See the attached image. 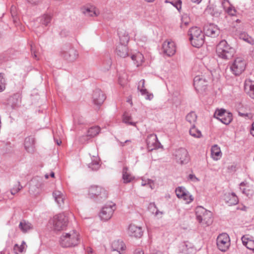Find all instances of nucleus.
<instances>
[{
  "mask_svg": "<svg viewBox=\"0 0 254 254\" xmlns=\"http://www.w3.org/2000/svg\"><path fill=\"white\" fill-rule=\"evenodd\" d=\"M80 242L79 233L75 229L66 230L64 232L60 237L59 243L64 248L75 247Z\"/></svg>",
  "mask_w": 254,
  "mask_h": 254,
  "instance_id": "f257e3e1",
  "label": "nucleus"
},
{
  "mask_svg": "<svg viewBox=\"0 0 254 254\" xmlns=\"http://www.w3.org/2000/svg\"><path fill=\"white\" fill-rule=\"evenodd\" d=\"M190 40L193 47L199 48L204 43L205 36L201 29L198 27H192L189 31Z\"/></svg>",
  "mask_w": 254,
  "mask_h": 254,
  "instance_id": "f03ea898",
  "label": "nucleus"
},
{
  "mask_svg": "<svg viewBox=\"0 0 254 254\" xmlns=\"http://www.w3.org/2000/svg\"><path fill=\"white\" fill-rule=\"evenodd\" d=\"M216 52L219 58L224 60H228L233 56L235 51L226 40H223L221 41L217 45Z\"/></svg>",
  "mask_w": 254,
  "mask_h": 254,
  "instance_id": "7ed1b4c3",
  "label": "nucleus"
},
{
  "mask_svg": "<svg viewBox=\"0 0 254 254\" xmlns=\"http://www.w3.org/2000/svg\"><path fill=\"white\" fill-rule=\"evenodd\" d=\"M71 213H62L55 215L51 220V223L55 230L62 231L67 226Z\"/></svg>",
  "mask_w": 254,
  "mask_h": 254,
  "instance_id": "20e7f679",
  "label": "nucleus"
},
{
  "mask_svg": "<svg viewBox=\"0 0 254 254\" xmlns=\"http://www.w3.org/2000/svg\"><path fill=\"white\" fill-rule=\"evenodd\" d=\"M195 213L197 221L202 225L207 226L213 222L212 213L201 206L196 208Z\"/></svg>",
  "mask_w": 254,
  "mask_h": 254,
  "instance_id": "39448f33",
  "label": "nucleus"
},
{
  "mask_svg": "<svg viewBox=\"0 0 254 254\" xmlns=\"http://www.w3.org/2000/svg\"><path fill=\"white\" fill-rule=\"evenodd\" d=\"M231 244L229 236L225 233L219 234L216 240L218 249L222 252H226L229 248Z\"/></svg>",
  "mask_w": 254,
  "mask_h": 254,
  "instance_id": "423d86ee",
  "label": "nucleus"
},
{
  "mask_svg": "<svg viewBox=\"0 0 254 254\" xmlns=\"http://www.w3.org/2000/svg\"><path fill=\"white\" fill-rule=\"evenodd\" d=\"M246 67V61L242 58L238 57L235 59L230 68L234 74L239 75L245 70Z\"/></svg>",
  "mask_w": 254,
  "mask_h": 254,
  "instance_id": "0eeeda50",
  "label": "nucleus"
},
{
  "mask_svg": "<svg viewBox=\"0 0 254 254\" xmlns=\"http://www.w3.org/2000/svg\"><path fill=\"white\" fill-rule=\"evenodd\" d=\"M193 85L198 93L203 94L207 88L208 81L202 75L196 76L193 80Z\"/></svg>",
  "mask_w": 254,
  "mask_h": 254,
  "instance_id": "6e6552de",
  "label": "nucleus"
},
{
  "mask_svg": "<svg viewBox=\"0 0 254 254\" xmlns=\"http://www.w3.org/2000/svg\"><path fill=\"white\" fill-rule=\"evenodd\" d=\"M116 209V204L113 202H108L103 207L100 213V216L102 220H108L113 215V212Z\"/></svg>",
  "mask_w": 254,
  "mask_h": 254,
  "instance_id": "1a4fd4ad",
  "label": "nucleus"
},
{
  "mask_svg": "<svg viewBox=\"0 0 254 254\" xmlns=\"http://www.w3.org/2000/svg\"><path fill=\"white\" fill-rule=\"evenodd\" d=\"M214 117L226 125L229 124L232 120V114L223 109L216 110Z\"/></svg>",
  "mask_w": 254,
  "mask_h": 254,
  "instance_id": "9d476101",
  "label": "nucleus"
},
{
  "mask_svg": "<svg viewBox=\"0 0 254 254\" xmlns=\"http://www.w3.org/2000/svg\"><path fill=\"white\" fill-rule=\"evenodd\" d=\"M174 155L176 161L181 164H186L190 160L188 152L184 148H180L176 151Z\"/></svg>",
  "mask_w": 254,
  "mask_h": 254,
  "instance_id": "9b49d317",
  "label": "nucleus"
},
{
  "mask_svg": "<svg viewBox=\"0 0 254 254\" xmlns=\"http://www.w3.org/2000/svg\"><path fill=\"white\" fill-rule=\"evenodd\" d=\"M176 194L177 197L183 200L186 203H190L193 200L192 196L183 187H178L176 189Z\"/></svg>",
  "mask_w": 254,
  "mask_h": 254,
  "instance_id": "f8f14e48",
  "label": "nucleus"
},
{
  "mask_svg": "<svg viewBox=\"0 0 254 254\" xmlns=\"http://www.w3.org/2000/svg\"><path fill=\"white\" fill-rule=\"evenodd\" d=\"M204 31L205 34L209 37H216L218 36L220 30L216 25L209 23L205 25Z\"/></svg>",
  "mask_w": 254,
  "mask_h": 254,
  "instance_id": "ddd939ff",
  "label": "nucleus"
},
{
  "mask_svg": "<svg viewBox=\"0 0 254 254\" xmlns=\"http://www.w3.org/2000/svg\"><path fill=\"white\" fill-rule=\"evenodd\" d=\"M162 47L164 52L169 56H173L176 53V46L172 41H165Z\"/></svg>",
  "mask_w": 254,
  "mask_h": 254,
  "instance_id": "4468645a",
  "label": "nucleus"
},
{
  "mask_svg": "<svg viewBox=\"0 0 254 254\" xmlns=\"http://www.w3.org/2000/svg\"><path fill=\"white\" fill-rule=\"evenodd\" d=\"M128 234L133 237L140 238L143 235L142 228L134 224H130L128 229Z\"/></svg>",
  "mask_w": 254,
  "mask_h": 254,
  "instance_id": "2eb2a0df",
  "label": "nucleus"
},
{
  "mask_svg": "<svg viewBox=\"0 0 254 254\" xmlns=\"http://www.w3.org/2000/svg\"><path fill=\"white\" fill-rule=\"evenodd\" d=\"M82 12L89 16H97L100 14L99 10L94 5H87L82 8Z\"/></svg>",
  "mask_w": 254,
  "mask_h": 254,
  "instance_id": "dca6fc26",
  "label": "nucleus"
},
{
  "mask_svg": "<svg viewBox=\"0 0 254 254\" xmlns=\"http://www.w3.org/2000/svg\"><path fill=\"white\" fill-rule=\"evenodd\" d=\"M146 142L147 148L149 150H152L157 148L159 145L157 137L154 134H151L148 136Z\"/></svg>",
  "mask_w": 254,
  "mask_h": 254,
  "instance_id": "f3484780",
  "label": "nucleus"
},
{
  "mask_svg": "<svg viewBox=\"0 0 254 254\" xmlns=\"http://www.w3.org/2000/svg\"><path fill=\"white\" fill-rule=\"evenodd\" d=\"M116 53L117 55L121 58H125L129 55L128 48L126 44H119L116 50Z\"/></svg>",
  "mask_w": 254,
  "mask_h": 254,
  "instance_id": "a211bd4d",
  "label": "nucleus"
},
{
  "mask_svg": "<svg viewBox=\"0 0 254 254\" xmlns=\"http://www.w3.org/2000/svg\"><path fill=\"white\" fill-rule=\"evenodd\" d=\"M222 5L225 11L231 16H235L237 14V10L230 3L228 0H223Z\"/></svg>",
  "mask_w": 254,
  "mask_h": 254,
  "instance_id": "6ab92c4d",
  "label": "nucleus"
},
{
  "mask_svg": "<svg viewBox=\"0 0 254 254\" xmlns=\"http://www.w3.org/2000/svg\"><path fill=\"white\" fill-rule=\"evenodd\" d=\"M105 98V95L102 91L100 90H96L94 92L93 94V100L95 105H100L103 103Z\"/></svg>",
  "mask_w": 254,
  "mask_h": 254,
  "instance_id": "aec40b11",
  "label": "nucleus"
},
{
  "mask_svg": "<svg viewBox=\"0 0 254 254\" xmlns=\"http://www.w3.org/2000/svg\"><path fill=\"white\" fill-rule=\"evenodd\" d=\"M145 80L141 79L138 82V89L140 91L142 95H146V99L148 100H151L153 98V94L148 93L147 90L144 88Z\"/></svg>",
  "mask_w": 254,
  "mask_h": 254,
  "instance_id": "412c9836",
  "label": "nucleus"
},
{
  "mask_svg": "<svg viewBox=\"0 0 254 254\" xmlns=\"http://www.w3.org/2000/svg\"><path fill=\"white\" fill-rule=\"evenodd\" d=\"M131 59L134 64L137 67L141 66L144 62V57L140 52H136L132 54Z\"/></svg>",
  "mask_w": 254,
  "mask_h": 254,
  "instance_id": "4be33fe9",
  "label": "nucleus"
},
{
  "mask_svg": "<svg viewBox=\"0 0 254 254\" xmlns=\"http://www.w3.org/2000/svg\"><path fill=\"white\" fill-rule=\"evenodd\" d=\"M53 195L56 202L59 206L64 204L65 199V195L63 192L60 190H56L53 192Z\"/></svg>",
  "mask_w": 254,
  "mask_h": 254,
  "instance_id": "5701e85b",
  "label": "nucleus"
},
{
  "mask_svg": "<svg viewBox=\"0 0 254 254\" xmlns=\"http://www.w3.org/2000/svg\"><path fill=\"white\" fill-rule=\"evenodd\" d=\"M222 153L220 148L217 145H214L211 149V156L214 160H218L222 157Z\"/></svg>",
  "mask_w": 254,
  "mask_h": 254,
  "instance_id": "b1692460",
  "label": "nucleus"
},
{
  "mask_svg": "<svg viewBox=\"0 0 254 254\" xmlns=\"http://www.w3.org/2000/svg\"><path fill=\"white\" fill-rule=\"evenodd\" d=\"M114 251L118 252L122 254L126 250V246L122 241L117 240L113 242L112 245Z\"/></svg>",
  "mask_w": 254,
  "mask_h": 254,
  "instance_id": "393cba45",
  "label": "nucleus"
},
{
  "mask_svg": "<svg viewBox=\"0 0 254 254\" xmlns=\"http://www.w3.org/2000/svg\"><path fill=\"white\" fill-rule=\"evenodd\" d=\"M225 200L229 205H236L238 202V198L234 193H228L225 194Z\"/></svg>",
  "mask_w": 254,
  "mask_h": 254,
  "instance_id": "a878e982",
  "label": "nucleus"
},
{
  "mask_svg": "<svg viewBox=\"0 0 254 254\" xmlns=\"http://www.w3.org/2000/svg\"><path fill=\"white\" fill-rule=\"evenodd\" d=\"M245 90L251 97L254 99V82L248 80L245 83Z\"/></svg>",
  "mask_w": 254,
  "mask_h": 254,
  "instance_id": "bb28decb",
  "label": "nucleus"
},
{
  "mask_svg": "<svg viewBox=\"0 0 254 254\" xmlns=\"http://www.w3.org/2000/svg\"><path fill=\"white\" fill-rule=\"evenodd\" d=\"M35 139L32 136H28L25 138L24 140V147L25 149L30 152L33 151L34 148Z\"/></svg>",
  "mask_w": 254,
  "mask_h": 254,
  "instance_id": "cd10ccee",
  "label": "nucleus"
},
{
  "mask_svg": "<svg viewBox=\"0 0 254 254\" xmlns=\"http://www.w3.org/2000/svg\"><path fill=\"white\" fill-rule=\"evenodd\" d=\"M242 243L248 249L254 251V240L248 236H244L242 238Z\"/></svg>",
  "mask_w": 254,
  "mask_h": 254,
  "instance_id": "c85d7f7f",
  "label": "nucleus"
},
{
  "mask_svg": "<svg viewBox=\"0 0 254 254\" xmlns=\"http://www.w3.org/2000/svg\"><path fill=\"white\" fill-rule=\"evenodd\" d=\"M19 228L22 232L26 233L32 229V226L29 222L23 220L20 222Z\"/></svg>",
  "mask_w": 254,
  "mask_h": 254,
  "instance_id": "c756f323",
  "label": "nucleus"
},
{
  "mask_svg": "<svg viewBox=\"0 0 254 254\" xmlns=\"http://www.w3.org/2000/svg\"><path fill=\"white\" fill-rule=\"evenodd\" d=\"M241 186L244 187L243 189V191L244 193L247 194L248 196L252 195L254 192L253 187L252 185H250L247 183H242Z\"/></svg>",
  "mask_w": 254,
  "mask_h": 254,
  "instance_id": "7c9ffc66",
  "label": "nucleus"
},
{
  "mask_svg": "<svg viewBox=\"0 0 254 254\" xmlns=\"http://www.w3.org/2000/svg\"><path fill=\"white\" fill-rule=\"evenodd\" d=\"M26 247V243L24 242H22L20 245L15 244L13 248L14 252L15 254H24Z\"/></svg>",
  "mask_w": 254,
  "mask_h": 254,
  "instance_id": "2f4dec72",
  "label": "nucleus"
},
{
  "mask_svg": "<svg viewBox=\"0 0 254 254\" xmlns=\"http://www.w3.org/2000/svg\"><path fill=\"white\" fill-rule=\"evenodd\" d=\"M100 132V128L98 126H94L89 128L87 131V135L90 137H94Z\"/></svg>",
  "mask_w": 254,
  "mask_h": 254,
  "instance_id": "473e14b6",
  "label": "nucleus"
},
{
  "mask_svg": "<svg viewBox=\"0 0 254 254\" xmlns=\"http://www.w3.org/2000/svg\"><path fill=\"white\" fill-rule=\"evenodd\" d=\"M190 134L191 136L195 138H200L202 136L201 131L196 128L194 125L190 128Z\"/></svg>",
  "mask_w": 254,
  "mask_h": 254,
  "instance_id": "72a5a7b5",
  "label": "nucleus"
},
{
  "mask_svg": "<svg viewBox=\"0 0 254 254\" xmlns=\"http://www.w3.org/2000/svg\"><path fill=\"white\" fill-rule=\"evenodd\" d=\"M196 120L197 116L194 112H190L186 116V120L192 126L195 123Z\"/></svg>",
  "mask_w": 254,
  "mask_h": 254,
  "instance_id": "f704fd0d",
  "label": "nucleus"
},
{
  "mask_svg": "<svg viewBox=\"0 0 254 254\" xmlns=\"http://www.w3.org/2000/svg\"><path fill=\"white\" fill-rule=\"evenodd\" d=\"M123 178L124 183H127L131 182L133 179V177L127 172L126 168L123 170Z\"/></svg>",
  "mask_w": 254,
  "mask_h": 254,
  "instance_id": "c9c22d12",
  "label": "nucleus"
},
{
  "mask_svg": "<svg viewBox=\"0 0 254 254\" xmlns=\"http://www.w3.org/2000/svg\"><path fill=\"white\" fill-rule=\"evenodd\" d=\"M165 2L171 4L178 10L181 9L182 1L181 0H165Z\"/></svg>",
  "mask_w": 254,
  "mask_h": 254,
  "instance_id": "e433bc0d",
  "label": "nucleus"
},
{
  "mask_svg": "<svg viewBox=\"0 0 254 254\" xmlns=\"http://www.w3.org/2000/svg\"><path fill=\"white\" fill-rule=\"evenodd\" d=\"M123 121L124 123L130 125H135V123L132 121V118L131 116L127 113H124L123 117Z\"/></svg>",
  "mask_w": 254,
  "mask_h": 254,
  "instance_id": "4c0bfd02",
  "label": "nucleus"
},
{
  "mask_svg": "<svg viewBox=\"0 0 254 254\" xmlns=\"http://www.w3.org/2000/svg\"><path fill=\"white\" fill-rule=\"evenodd\" d=\"M119 37L121 42L123 43L121 44L127 45V44L128 43L129 40L128 34L126 32H125L123 33H120Z\"/></svg>",
  "mask_w": 254,
  "mask_h": 254,
  "instance_id": "58836bf2",
  "label": "nucleus"
},
{
  "mask_svg": "<svg viewBox=\"0 0 254 254\" xmlns=\"http://www.w3.org/2000/svg\"><path fill=\"white\" fill-rule=\"evenodd\" d=\"M5 89V80L4 74L0 73V92H2Z\"/></svg>",
  "mask_w": 254,
  "mask_h": 254,
  "instance_id": "ea45409f",
  "label": "nucleus"
},
{
  "mask_svg": "<svg viewBox=\"0 0 254 254\" xmlns=\"http://www.w3.org/2000/svg\"><path fill=\"white\" fill-rule=\"evenodd\" d=\"M51 17L49 15H44L41 17L40 21L42 24L46 26L50 22Z\"/></svg>",
  "mask_w": 254,
  "mask_h": 254,
  "instance_id": "a19ab883",
  "label": "nucleus"
},
{
  "mask_svg": "<svg viewBox=\"0 0 254 254\" xmlns=\"http://www.w3.org/2000/svg\"><path fill=\"white\" fill-rule=\"evenodd\" d=\"M22 188L20 182H17L11 190V193L14 194L20 191Z\"/></svg>",
  "mask_w": 254,
  "mask_h": 254,
  "instance_id": "79ce46f5",
  "label": "nucleus"
},
{
  "mask_svg": "<svg viewBox=\"0 0 254 254\" xmlns=\"http://www.w3.org/2000/svg\"><path fill=\"white\" fill-rule=\"evenodd\" d=\"M101 190H102V189L101 188L97 187V186H95V187H92L90 189L89 192L90 193H91L92 194H94L95 195H98L100 194V193L101 192Z\"/></svg>",
  "mask_w": 254,
  "mask_h": 254,
  "instance_id": "37998d69",
  "label": "nucleus"
},
{
  "mask_svg": "<svg viewBox=\"0 0 254 254\" xmlns=\"http://www.w3.org/2000/svg\"><path fill=\"white\" fill-rule=\"evenodd\" d=\"M141 185L143 186L148 185L152 189L154 188V183L153 181L149 179L145 181H143L141 183Z\"/></svg>",
  "mask_w": 254,
  "mask_h": 254,
  "instance_id": "c03bdc74",
  "label": "nucleus"
},
{
  "mask_svg": "<svg viewBox=\"0 0 254 254\" xmlns=\"http://www.w3.org/2000/svg\"><path fill=\"white\" fill-rule=\"evenodd\" d=\"M119 82L122 86H125L127 83V79L126 75L120 76L119 78Z\"/></svg>",
  "mask_w": 254,
  "mask_h": 254,
  "instance_id": "a18cd8bd",
  "label": "nucleus"
},
{
  "mask_svg": "<svg viewBox=\"0 0 254 254\" xmlns=\"http://www.w3.org/2000/svg\"><path fill=\"white\" fill-rule=\"evenodd\" d=\"M190 22V19L187 15H184L182 18V24L181 26H187Z\"/></svg>",
  "mask_w": 254,
  "mask_h": 254,
  "instance_id": "49530a36",
  "label": "nucleus"
},
{
  "mask_svg": "<svg viewBox=\"0 0 254 254\" xmlns=\"http://www.w3.org/2000/svg\"><path fill=\"white\" fill-rule=\"evenodd\" d=\"M21 97L19 93L14 94L11 97L12 101L14 103H16L21 101Z\"/></svg>",
  "mask_w": 254,
  "mask_h": 254,
  "instance_id": "de8ad7c7",
  "label": "nucleus"
},
{
  "mask_svg": "<svg viewBox=\"0 0 254 254\" xmlns=\"http://www.w3.org/2000/svg\"><path fill=\"white\" fill-rule=\"evenodd\" d=\"M239 38L246 41L248 39V35L245 33H241L239 34Z\"/></svg>",
  "mask_w": 254,
  "mask_h": 254,
  "instance_id": "09e8293b",
  "label": "nucleus"
},
{
  "mask_svg": "<svg viewBox=\"0 0 254 254\" xmlns=\"http://www.w3.org/2000/svg\"><path fill=\"white\" fill-rule=\"evenodd\" d=\"M141 37V34L140 33H136L134 35V40L136 42L141 41V39L140 38Z\"/></svg>",
  "mask_w": 254,
  "mask_h": 254,
  "instance_id": "8fccbe9b",
  "label": "nucleus"
},
{
  "mask_svg": "<svg viewBox=\"0 0 254 254\" xmlns=\"http://www.w3.org/2000/svg\"><path fill=\"white\" fill-rule=\"evenodd\" d=\"M189 178L190 180L193 181H198V179L193 175L190 174L189 176Z\"/></svg>",
  "mask_w": 254,
  "mask_h": 254,
  "instance_id": "3c124183",
  "label": "nucleus"
},
{
  "mask_svg": "<svg viewBox=\"0 0 254 254\" xmlns=\"http://www.w3.org/2000/svg\"><path fill=\"white\" fill-rule=\"evenodd\" d=\"M134 254H144V253L142 250L137 249L135 251Z\"/></svg>",
  "mask_w": 254,
  "mask_h": 254,
  "instance_id": "603ef678",
  "label": "nucleus"
},
{
  "mask_svg": "<svg viewBox=\"0 0 254 254\" xmlns=\"http://www.w3.org/2000/svg\"><path fill=\"white\" fill-rule=\"evenodd\" d=\"M94 164L97 166L99 164V159L97 157H96L95 158V160L93 161L92 165H93Z\"/></svg>",
  "mask_w": 254,
  "mask_h": 254,
  "instance_id": "864d4df0",
  "label": "nucleus"
},
{
  "mask_svg": "<svg viewBox=\"0 0 254 254\" xmlns=\"http://www.w3.org/2000/svg\"><path fill=\"white\" fill-rule=\"evenodd\" d=\"M250 131H251V134L253 136H254V122L252 125V127H251Z\"/></svg>",
  "mask_w": 254,
  "mask_h": 254,
  "instance_id": "5fc2aeb1",
  "label": "nucleus"
},
{
  "mask_svg": "<svg viewBox=\"0 0 254 254\" xmlns=\"http://www.w3.org/2000/svg\"><path fill=\"white\" fill-rule=\"evenodd\" d=\"M191 0L193 2L199 3L202 0Z\"/></svg>",
  "mask_w": 254,
  "mask_h": 254,
  "instance_id": "6e6d98bb",
  "label": "nucleus"
},
{
  "mask_svg": "<svg viewBox=\"0 0 254 254\" xmlns=\"http://www.w3.org/2000/svg\"><path fill=\"white\" fill-rule=\"evenodd\" d=\"M28 1L30 2L36 3L37 2V0H27Z\"/></svg>",
  "mask_w": 254,
  "mask_h": 254,
  "instance_id": "4d7b16f0",
  "label": "nucleus"
},
{
  "mask_svg": "<svg viewBox=\"0 0 254 254\" xmlns=\"http://www.w3.org/2000/svg\"><path fill=\"white\" fill-rule=\"evenodd\" d=\"M88 253L89 254H92V250L91 249H89V250H88Z\"/></svg>",
  "mask_w": 254,
  "mask_h": 254,
  "instance_id": "13d9d810",
  "label": "nucleus"
},
{
  "mask_svg": "<svg viewBox=\"0 0 254 254\" xmlns=\"http://www.w3.org/2000/svg\"><path fill=\"white\" fill-rule=\"evenodd\" d=\"M50 176H51V177H52L54 178V176H55V174H54V172H51Z\"/></svg>",
  "mask_w": 254,
  "mask_h": 254,
  "instance_id": "bf43d9fd",
  "label": "nucleus"
},
{
  "mask_svg": "<svg viewBox=\"0 0 254 254\" xmlns=\"http://www.w3.org/2000/svg\"><path fill=\"white\" fill-rule=\"evenodd\" d=\"M61 143H62V141H59V142H57V144H58V145H60V144H61Z\"/></svg>",
  "mask_w": 254,
  "mask_h": 254,
  "instance_id": "052dcab7",
  "label": "nucleus"
},
{
  "mask_svg": "<svg viewBox=\"0 0 254 254\" xmlns=\"http://www.w3.org/2000/svg\"><path fill=\"white\" fill-rule=\"evenodd\" d=\"M252 57L254 59V51L253 52Z\"/></svg>",
  "mask_w": 254,
  "mask_h": 254,
  "instance_id": "680f3d73",
  "label": "nucleus"
},
{
  "mask_svg": "<svg viewBox=\"0 0 254 254\" xmlns=\"http://www.w3.org/2000/svg\"><path fill=\"white\" fill-rule=\"evenodd\" d=\"M45 177H46V178H47H47H48L49 176H48V175H45Z\"/></svg>",
  "mask_w": 254,
  "mask_h": 254,
  "instance_id": "e2e57ef3",
  "label": "nucleus"
},
{
  "mask_svg": "<svg viewBox=\"0 0 254 254\" xmlns=\"http://www.w3.org/2000/svg\"><path fill=\"white\" fill-rule=\"evenodd\" d=\"M129 141H130L129 140H126V141H125V142L126 143V142H129Z\"/></svg>",
  "mask_w": 254,
  "mask_h": 254,
  "instance_id": "0e129e2a",
  "label": "nucleus"
},
{
  "mask_svg": "<svg viewBox=\"0 0 254 254\" xmlns=\"http://www.w3.org/2000/svg\"><path fill=\"white\" fill-rule=\"evenodd\" d=\"M96 169V168L92 167V169Z\"/></svg>",
  "mask_w": 254,
  "mask_h": 254,
  "instance_id": "69168bd1",
  "label": "nucleus"
}]
</instances>
